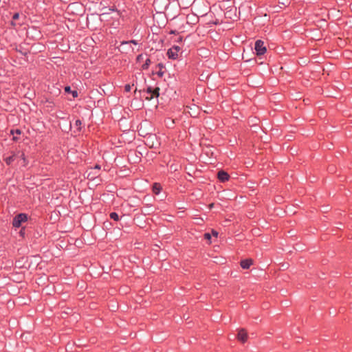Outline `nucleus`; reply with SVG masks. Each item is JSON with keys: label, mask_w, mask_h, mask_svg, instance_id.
I'll return each mask as SVG.
<instances>
[{"label": "nucleus", "mask_w": 352, "mask_h": 352, "mask_svg": "<svg viewBox=\"0 0 352 352\" xmlns=\"http://www.w3.org/2000/svg\"><path fill=\"white\" fill-rule=\"evenodd\" d=\"M237 338L239 340L244 343L248 340V334L245 329H242L239 330L237 333Z\"/></svg>", "instance_id": "obj_9"}, {"label": "nucleus", "mask_w": 352, "mask_h": 352, "mask_svg": "<svg viewBox=\"0 0 352 352\" xmlns=\"http://www.w3.org/2000/svg\"><path fill=\"white\" fill-rule=\"evenodd\" d=\"M252 264L253 261L251 258L242 260L240 263V265L243 269H249Z\"/></svg>", "instance_id": "obj_10"}, {"label": "nucleus", "mask_w": 352, "mask_h": 352, "mask_svg": "<svg viewBox=\"0 0 352 352\" xmlns=\"http://www.w3.org/2000/svg\"><path fill=\"white\" fill-rule=\"evenodd\" d=\"M22 133L21 130L19 129H11L10 130V134L11 135H13V138H12V140L14 142H17L18 140H19V138L16 137V136H14V134L16 135H21Z\"/></svg>", "instance_id": "obj_14"}, {"label": "nucleus", "mask_w": 352, "mask_h": 352, "mask_svg": "<svg viewBox=\"0 0 352 352\" xmlns=\"http://www.w3.org/2000/svg\"><path fill=\"white\" fill-rule=\"evenodd\" d=\"M182 41V36H179V38H178V41Z\"/></svg>", "instance_id": "obj_28"}, {"label": "nucleus", "mask_w": 352, "mask_h": 352, "mask_svg": "<svg viewBox=\"0 0 352 352\" xmlns=\"http://www.w3.org/2000/svg\"><path fill=\"white\" fill-rule=\"evenodd\" d=\"M162 188L160 183H154L152 187V191L155 195H159Z\"/></svg>", "instance_id": "obj_12"}, {"label": "nucleus", "mask_w": 352, "mask_h": 352, "mask_svg": "<svg viewBox=\"0 0 352 352\" xmlns=\"http://www.w3.org/2000/svg\"><path fill=\"white\" fill-rule=\"evenodd\" d=\"M138 3H140L142 0H137Z\"/></svg>", "instance_id": "obj_30"}, {"label": "nucleus", "mask_w": 352, "mask_h": 352, "mask_svg": "<svg viewBox=\"0 0 352 352\" xmlns=\"http://www.w3.org/2000/svg\"><path fill=\"white\" fill-rule=\"evenodd\" d=\"M178 33H179V32H178L177 30H170V31L169 32V34H177Z\"/></svg>", "instance_id": "obj_24"}, {"label": "nucleus", "mask_w": 352, "mask_h": 352, "mask_svg": "<svg viewBox=\"0 0 352 352\" xmlns=\"http://www.w3.org/2000/svg\"><path fill=\"white\" fill-rule=\"evenodd\" d=\"M199 21V19L197 16L191 14L186 16V23L190 24H196Z\"/></svg>", "instance_id": "obj_11"}, {"label": "nucleus", "mask_w": 352, "mask_h": 352, "mask_svg": "<svg viewBox=\"0 0 352 352\" xmlns=\"http://www.w3.org/2000/svg\"><path fill=\"white\" fill-rule=\"evenodd\" d=\"M133 43L134 45H136L138 44V41L133 39Z\"/></svg>", "instance_id": "obj_27"}, {"label": "nucleus", "mask_w": 352, "mask_h": 352, "mask_svg": "<svg viewBox=\"0 0 352 352\" xmlns=\"http://www.w3.org/2000/svg\"><path fill=\"white\" fill-rule=\"evenodd\" d=\"M181 47L177 45H173L168 50L167 56L169 59L176 60L179 58V54H182Z\"/></svg>", "instance_id": "obj_3"}, {"label": "nucleus", "mask_w": 352, "mask_h": 352, "mask_svg": "<svg viewBox=\"0 0 352 352\" xmlns=\"http://www.w3.org/2000/svg\"><path fill=\"white\" fill-rule=\"evenodd\" d=\"M75 126L77 128V132L80 133L82 130V121L79 119L76 120L75 122Z\"/></svg>", "instance_id": "obj_17"}, {"label": "nucleus", "mask_w": 352, "mask_h": 352, "mask_svg": "<svg viewBox=\"0 0 352 352\" xmlns=\"http://www.w3.org/2000/svg\"><path fill=\"white\" fill-rule=\"evenodd\" d=\"M16 157V155L13 153L12 155L4 158V161L7 165L10 166L15 160Z\"/></svg>", "instance_id": "obj_16"}, {"label": "nucleus", "mask_w": 352, "mask_h": 352, "mask_svg": "<svg viewBox=\"0 0 352 352\" xmlns=\"http://www.w3.org/2000/svg\"><path fill=\"white\" fill-rule=\"evenodd\" d=\"M19 13L16 12L12 16V20H17L19 18Z\"/></svg>", "instance_id": "obj_22"}, {"label": "nucleus", "mask_w": 352, "mask_h": 352, "mask_svg": "<svg viewBox=\"0 0 352 352\" xmlns=\"http://www.w3.org/2000/svg\"><path fill=\"white\" fill-rule=\"evenodd\" d=\"M217 178L221 182L224 183L229 180L230 175L227 172L224 170H220L217 173Z\"/></svg>", "instance_id": "obj_8"}, {"label": "nucleus", "mask_w": 352, "mask_h": 352, "mask_svg": "<svg viewBox=\"0 0 352 352\" xmlns=\"http://www.w3.org/2000/svg\"><path fill=\"white\" fill-rule=\"evenodd\" d=\"M212 234H213L214 236H217V235H218V232H217V231H215V230H212Z\"/></svg>", "instance_id": "obj_26"}, {"label": "nucleus", "mask_w": 352, "mask_h": 352, "mask_svg": "<svg viewBox=\"0 0 352 352\" xmlns=\"http://www.w3.org/2000/svg\"><path fill=\"white\" fill-rule=\"evenodd\" d=\"M20 158L23 160V166H26L28 164V160H27L24 153H22L20 155Z\"/></svg>", "instance_id": "obj_19"}, {"label": "nucleus", "mask_w": 352, "mask_h": 352, "mask_svg": "<svg viewBox=\"0 0 352 352\" xmlns=\"http://www.w3.org/2000/svg\"><path fill=\"white\" fill-rule=\"evenodd\" d=\"M254 50L257 56L263 55L267 51L264 42L261 40H257L255 42Z\"/></svg>", "instance_id": "obj_4"}, {"label": "nucleus", "mask_w": 352, "mask_h": 352, "mask_svg": "<svg viewBox=\"0 0 352 352\" xmlns=\"http://www.w3.org/2000/svg\"><path fill=\"white\" fill-rule=\"evenodd\" d=\"M139 135H140V136H144V135H143V134H142V133H140V132H139Z\"/></svg>", "instance_id": "obj_29"}, {"label": "nucleus", "mask_w": 352, "mask_h": 352, "mask_svg": "<svg viewBox=\"0 0 352 352\" xmlns=\"http://www.w3.org/2000/svg\"><path fill=\"white\" fill-rule=\"evenodd\" d=\"M151 63V59L146 53H142L136 57L135 65H137V68L140 69H147Z\"/></svg>", "instance_id": "obj_1"}, {"label": "nucleus", "mask_w": 352, "mask_h": 352, "mask_svg": "<svg viewBox=\"0 0 352 352\" xmlns=\"http://www.w3.org/2000/svg\"><path fill=\"white\" fill-rule=\"evenodd\" d=\"M65 92L67 94H72L74 98H77L78 96V93L76 90H72L70 86L65 87Z\"/></svg>", "instance_id": "obj_13"}, {"label": "nucleus", "mask_w": 352, "mask_h": 352, "mask_svg": "<svg viewBox=\"0 0 352 352\" xmlns=\"http://www.w3.org/2000/svg\"><path fill=\"white\" fill-rule=\"evenodd\" d=\"M25 227H22L21 229L19 231V235L21 236H22V237H24L25 236Z\"/></svg>", "instance_id": "obj_20"}, {"label": "nucleus", "mask_w": 352, "mask_h": 352, "mask_svg": "<svg viewBox=\"0 0 352 352\" xmlns=\"http://www.w3.org/2000/svg\"><path fill=\"white\" fill-rule=\"evenodd\" d=\"M45 107L48 110L52 111L54 109V108L55 107V104L53 100L46 99V100L45 101Z\"/></svg>", "instance_id": "obj_15"}, {"label": "nucleus", "mask_w": 352, "mask_h": 352, "mask_svg": "<svg viewBox=\"0 0 352 352\" xmlns=\"http://www.w3.org/2000/svg\"><path fill=\"white\" fill-rule=\"evenodd\" d=\"M166 72V67L164 63H157L154 69L153 70V74H156L159 78H162Z\"/></svg>", "instance_id": "obj_5"}, {"label": "nucleus", "mask_w": 352, "mask_h": 352, "mask_svg": "<svg viewBox=\"0 0 352 352\" xmlns=\"http://www.w3.org/2000/svg\"><path fill=\"white\" fill-rule=\"evenodd\" d=\"M159 91L160 88L156 87L155 89H153L151 87H148L147 89L146 99L147 100H151L154 97L157 98L159 96Z\"/></svg>", "instance_id": "obj_7"}, {"label": "nucleus", "mask_w": 352, "mask_h": 352, "mask_svg": "<svg viewBox=\"0 0 352 352\" xmlns=\"http://www.w3.org/2000/svg\"><path fill=\"white\" fill-rule=\"evenodd\" d=\"M101 166L99 164H96L94 167L91 168V170L88 173L87 178L90 180L94 179L99 175Z\"/></svg>", "instance_id": "obj_6"}, {"label": "nucleus", "mask_w": 352, "mask_h": 352, "mask_svg": "<svg viewBox=\"0 0 352 352\" xmlns=\"http://www.w3.org/2000/svg\"><path fill=\"white\" fill-rule=\"evenodd\" d=\"M28 215L26 213H19L16 214L12 219V226L15 228H19L21 226L23 223L28 221Z\"/></svg>", "instance_id": "obj_2"}, {"label": "nucleus", "mask_w": 352, "mask_h": 352, "mask_svg": "<svg viewBox=\"0 0 352 352\" xmlns=\"http://www.w3.org/2000/svg\"><path fill=\"white\" fill-rule=\"evenodd\" d=\"M204 239L210 240L211 239V235L210 233H205L204 234Z\"/></svg>", "instance_id": "obj_23"}, {"label": "nucleus", "mask_w": 352, "mask_h": 352, "mask_svg": "<svg viewBox=\"0 0 352 352\" xmlns=\"http://www.w3.org/2000/svg\"><path fill=\"white\" fill-rule=\"evenodd\" d=\"M109 217L111 219H113L116 221L119 220V215L118 213H116L115 212H111L109 214Z\"/></svg>", "instance_id": "obj_18"}, {"label": "nucleus", "mask_w": 352, "mask_h": 352, "mask_svg": "<svg viewBox=\"0 0 352 352\" xmlns=\"http://www.w3.org/2000/svg\"><path fill=\"white\" fill-rule=\"evenodd\" d=\"M129 44L132 43V40L129 41L122 42L121 44V46L123 45L124 44H129Z\"/></svg>", "instance_id": "obj_25"}, {"label": "nucleus", "mask_w": 352, "mask_h": 352, "mask_svg": "<svg viewBox=\"0 0 352 352\" xmlns=\"http://www.w3.org/2000/svg\"><path fill=\"white\" fill-rule=\"evenodd\" d=\"M131 85L129 84H126L125 86H124V91L126 92H129L131 91Z\"/></svg>", "instance_id": "obj_21"}]
</instances>
